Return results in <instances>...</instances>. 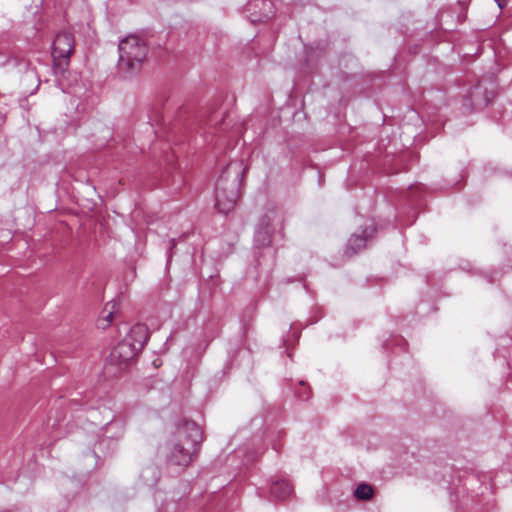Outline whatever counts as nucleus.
Instances as JSON below:
<instances>
[{"label":"nucleus","mask_w":512,"mask_h":512,"mask_svg":"<svg viewBox=\"0 0 512 512\" xmlns=\"http://www.w3.org/2000/svg\"><path fill=\"white\" fill-rule=\"evenodd\" d=\"M270 490L275 498L284 500L292 494L293 487L287 480H278L272 484Z\"/></svg>","instance_id":"obj_9"},{"label":"nucleus","mask_w":512,"mask_h":512,"mask_svg":"<svg viewBox=\"0 0 512 512\" xmlns=\"http://www.w3.org/2000/svg\"><path fill=\"white\" fill-rule=\"evenodd\" d=\"M174 438L169 461L179 466H188L202 441L201 429L195 422L187 421L178 427Z\"/></svg>","instance_id":"obj_1"},{"label":"nucleus","mask_w":512,"mask_h":512,"mask_svg":"<svg viewBox=\"0 0 512 512\" xmlns=\"http://www.w3.org/2000/svg\"><path fill=\"white\" fill-rule=\"evenodd\" d=\"M374 231L375 229L371 228L370 233H368V230L366 229L363 232V235H352L348 241V249H350L353 253H356L357 251L363 249L366 245L367 238L372 236Z\"/></svg>","instance_id":"obj_10"},{"label":"nucleus","mask_w":512,"mask_h":512,"mask_svg":"<svg viewBox=\"0 0 512 512\" xmlns=\"http://www.w3.org/2000/svg\"><path fill=\"white\" fill-rule=\"evenodd\" d=\"M271 216H265L260 223V228L255 234V243L259 246H267L271 243L272 229L270 228Z\"/></svg>","instance_id":"obj_7"},{"label":"nucleus","mask_w":512,"mask_h":512,"mask_svg":"<svg viewBox=\"0 0 512 512\" xmlns=\"http://www.w3.org/2000/svg\"><path fill=\"white\" fill-rule=\"evenodd\" d=\"M495 1H496V3H497L498 7H499L500 9H502V8L506 5V1H507V0H495Z\"/></svg>","instance_id":"obj_12"},{"label":"nucleus","mask_w":512,"mask_h":512,"mask_svg":"<svg viewBox=\"0 0 512 512\" xmlns=\"http://www.w3.org/2000/svg\"><path fill=\"white\" fill-rule=\"evenodd\" d=\"M74 37L69 31L59 32L52 46L53 69L55 74H63L68 66L69 59L74 51Z\"/></svg>","instance_id":"obj_3"},{"label":"nucleus","mask_w":512,"mask_h":512,"mask_svg":"<svg viewBox=\"0 0 512 512\" xmlns=\"http://www.w3.org/2000/svg\"><path fill=\"white\" fill-rule=\"evenodd\" d=\"M147 47L137 36L130 35L119 43V68L126 73L136 71L145 60Z\"/></svg>","instance_id":"obj_2"},{"label":"nucleus","mask_w":512,"mask_h":512,"mask_svg":"<svg viewBox=\"0 0 512 512\" xmlns=\"http://www.w3.org/2000/svg\"><path fill=\"white\" fill-rule=\"evenodd\" d=\"M238 176L239 171H234L233 179L229 187H226L223 177L219 180L216 186V207L220 213L228 214L231 212L239 198L238 189Z\"/></svg>","instance_id":"obj_4"},{"label":"nucleus","mask_w":512,"mask_h":512,"mask_svg":"<svg viewBox=\"0 0 512 512\" xmlns=\"http://www.w3.org/2000/svg\"><path fill=\"white\" fill-rule=\"evenodd\" d=\"M231 169H232V166H229V167H228V169H227V172H226V173L228 174V176H230V171H231Z\"/></svg>","instance_id":"obj_13"},{"label":"nucleus","mask_w":512,"mask_h":512,"mask_svg":"<svg viewBox=\"0 0 512 512\" xmlns=\"http://www.w3.org/2000/svg\"><path fill=\"white\" fill-rule=\"evenodd\" d=\"M373 493L374 491L371 485L362 483L357 486L354 495L360 500H369L372 498Z\"/></svg>","instance_id":"obj_11"},{"label":"nucleus","mask_w":512,"mask_h":512,"mask_svg":"<svg viewBox=\"0 0 512 512\" xmlns=\"http://www.w3.org/2000/svg\"><path fill=\"white\" fill-rule=\"evenodd\" d=\"M148 329L143 324L134 325L125 339H129L133 346L140 351L148 339Z\"/></svg>","instance_id":"obj_6"},{"label":"nucleus","mask_w":512,"mask_h":512,"mask_svg":"<svg viewBox=\"0 0 512 512\" xmlns=\"http://www.w3.org/2000/svg\"><path fill=\"white\" fill-rule=\"evenodd\" d=\"M138 350L129 339H123L111 352V360L117 365H126L138 354Z\"/></svg>","instance_id":"obj_5"},{"label":"nucleus","mask_w":512,"mask_h":512,"mask_svg":"<svg viewBox=\"0 0 512 512\" xmlns=\"http://www.w3.org/2000/svg\"><path fill=\"white\" fill-rule=\"evenodd\" d=\"M119 310V305L117 302L112 301L106 303L104 306L103 311L101 312V315L99 316L97 320V326L101 329H106L109 327V325L112 323L115 314Z\"/></svg>","instance_id":"obj_8"}]
</instances>
